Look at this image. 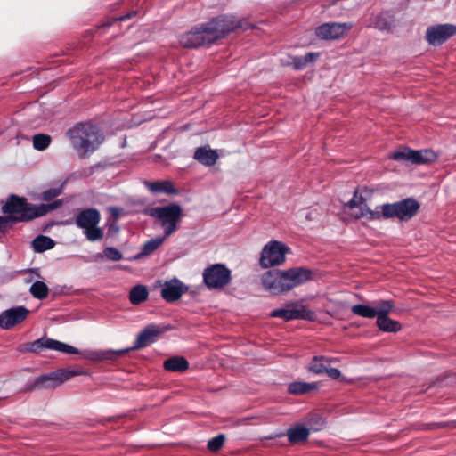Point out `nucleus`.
I'll return each instance as SVG.
<instances>
[{
  "label": "nucleus",
  "mask_w": 456,
  "mask_h": 456,
  "mask_svg": "<svg viewBox=\"0 0 456 456\" xmlns=\"http://www.w3.org/2000/svg\"><path fill=\"white\" fill-rule=\"evenodd\" d=\"M237 28H245L242 20L232 15L222 14L183 34L179 42L185 48H197L211 45Z\"/></svg>",
  "instance_id": "nucleus-1"
},
{
  "label": "nucleus",
  "mask_w": 456,
  "mask_h": 456,
  "mask_svg": "<svg viewBox=\"0 0 456 456\" xmlns=\"http://www.w3.org/2000/svg\"><path fill=\"white\" fill-rule=\"evenodd\" d=\"M366 201L367 200L362 195H358V190H356L346 206L349 208L359 209L354 214L355 218L365 217L369 221L381 218H397L400 221H408L417 215L420 208L419 203L413 198H407L395 203H386L378 206L375 210H371Z\"/></svg>",
  "instance_id": "nucleus-2"
},
{
  "label": "nucleus",
  "mask_w": 456,
  "mask_h": 456,
  "mask_svg": "<svg viewBox=\"0 0 456 456\" xmlns=\"http://www.w3.org/2000/svg\"><path fill=\"white\" fill-rule=\"evenodd\" d=\"M314 278L313 270L297 266L287 270L273 269L262 276L264 288L273 295L287 293L296 287L301 286Z\"/></svg>",
  "instance_id": "nucleus-3"
},
{
  "label": "nucleus",
  "mask_w": 456,
  "mask_h": 456,
  "mask_svg": "<svg viewBox=\"0 0 456 456\" xmlns=\"http://www.w3.org/2000/svg\"><path fill=\"white\" fill-rule=\"evenodd\" d=\"M61 205L62 201L60 200L48 204L35 205L28 202L24 197L11 194L2 207V212L8 215L5 216L12 225L15 223H28L36 218L42 217Z\"/></svg>",
  "instance_id": "nucleus-4"
},
{
  "label": "nucleus",
  "mask_w": 456,
  "mask_h": 456,
  "mask_svg": "<svg viewBox=\"0 0 456 456\" xmlns=\"http://www.w3.org/2000/svg\"><path fill=\"white\" fill-rule=\"evenodd\" d=\"M170 326L149 324L137 336L136 340L132 347L120 350H100L88 351L87 360L91 361H114L125 356L131 350H138L149 346L153 344L160 334L170 330Z\"/></svg>",
  "instance_id": "nucleus-5"
},
{
  "label": "nucleus",
  "mask_w": 456,
  "mask_h": 456,
  "mask_svg": "<svg viewBox=\"0 0 456 456\" xmlns=\"http://www.w3.org/2000/svg\"><path fill=\"white\" fill-rule=\"evenodd\" d=\"M143 213L159 221L164 232L163 236L167 238L179 229L183 208L179 204L170 203L163 207L148 208Z\"/></svg>",
  "instance_id": "nucleus-6"
},
{
  "label": "nucleus",
  "mask_w": 456,
  "mask_h": 456,
  "mask_svg": "<svg viewBox=\"0 0 456 456\" xmlns=\"http://www.w3.org/2000/svg\"><path fill=\"white\" fill-rule=\"evenodd\" d=\"M203 282L209 289H223L232 280L231 270L224 264H214L204 269Z\"/></svg>",
  "instance_id": "nucleus-7"
},
{
  "label": "nucleus",
  "mask_w": 456,
  "mask_h": 456,
  "mask_svg": "<svg viewBox=\"0 0 456 456\" xmlns=\"http://www.w3.org/2000/svg\"><path fill=\"white\" fill-rule=\"evenodd\" d=\"M43 349H51L65 354L77 353L75 347L48 337H42L33 342L25 343L20 346L18 350L21 353H39Z\"/></svg>",
  "instance_id": "nucleus-8"
},
{
  "label": "nucleus",
  "mask_w": 456,
  "mask_h": 456,
  "mask_svg": "<svg viewBox=\"0 0 456 456\" xmlns=\"http://www.w3.org/2000/svg\"><path fill=\"white\" fill-rule=\"evenodd\" d=\"M289 248L283 243L273 240L266 244L261 252L260 265L263 268L281 265L285 262V255Z\"/></svg>",
  "instance_id": "nucleus-9"
},
{
  "label": "nucleus",
  "mask_w": 456,
  "mask_h": 456,
  "mask_svg": "<svg viewBox=\"0 0 456 456\" xmlns=\"http://www.w3.org/2000/svg\"><path fill=\"white\" fill-rule=\"evenodd\" d=\"M77 372L72 370H65L59 369L47 374L37 377L29 390L48 388L53 389L61 386L64 381L69 380L71 377L76 376Z\"/></svg>",
  "instance_id": "nucleus-10"
},
{
  "label": "nucleus",
  "mask_w": 456,
  "mask_h": 456,
  "mask_svg": "<svg viewBox=\"0 0 456 456\" xmlns=\"http://www.w3.org/2000/svg\"><path fill=\"white\" fill-rule=\"evenodd\" d=\"M391 158L394 160H404L412 164H428L435 161L437 158L436 153L430 150L414 151L409 148L395 151Z\"/></svg>",
  "instance_id": "nucleus-11"
},
{
  "label": "nucleus",
  "mask_w": 456,
  "mask_h": 456,
  "mask_svg": "<svg viewBox=\"0 0 456 456\" xmlns=\"http://www.w3.org/2000/svg\"><path fill=\"white\" fill-rule=\"evenodd\" d=\"M456 35V26L450 23L430 26L426 31V40L433 46H439Z\"/></svg>",
  "instance_id": "nucleus-12"
},
{
  "label": "nucleus",
  "mask_w": 456,
  "mask_h": 456,
  "mask_svg": "<svg viewBox=\"0 0 456 456\" xmlns=\"http://www.w3.org/2000/svg\"><path fill=\"white\" fill-rule=\"evenodd\" d=\"M352 28L353 24L349 22H328L317 27L315 34L321 39L334 40L346 35Z\"/></svg>",
  "instance_id": "nucleus-13"
},
{
  "label": "nucleus",
  "mask_w": 456,
  "mask_h": 456,
  "mask_svg": "<svg viewBox=\"0 0 456 456\" xmlns=\"http://www.w3.org/2000/svg\"><path fill=\"white\" fill-rule=\"evenodd\" d=\"M270 316L274 318H281L285 321L291 320H306L314 321L315 319L314 312L301 305L300 308H280L272 311Z\"/></svg>",
  "instance_id": "nucleus-14"
},
{
  "label": "nucleus",
  "mask_w": 456,
  "mask_h": 456,
  "mask_svg": "<svg viewBox=\"0 0 456 456\" xmlns=\"http://www.w3.org/2000/svg\"><path fill=\"white\" fill-rule=\"evenodd\" d=\"M66 136L72 147L82 158L86 156V122L75 124L66 132Z\"/></svg>",
  "instance_id": "nucleus-15"
},
{
  "label": "nucleus",
  "mask_w": 456,
  "mask_h": 456,
  "mask_svg": "<svg viewBox=\"0 0 456 456\" xmlns=\"http://www.w3.org/2000/svg\"><path fill=\"white\" fill-rule=\"evenodd\" d=\"M29 310L25 306H17L7 309L0 314V327L9 330L22 322L28 315Z\"/></svg>",
  "instance_id": "nucleus-16"
},
{
  "label": "nucleus",
  "mask_w": 456,
  "mask_h": 456,
  "mask_svg": "<svg viewBox=\"0 0 456 456\" xmlns=\"http://www.w3.org/2000/svg\"><path fill=\"white\" fill-rule=\"evenodd\" d=\"M188 291V287L177 278L165 281L161 289V297L168 303L180 299Z\"/></svg>",
  "instance_id": "nucleus-17"
},
{
  "label": "nucleus",
  "mask_w": 456,
  "mask_h": 456,
  "mask_svg": "<svg viewBox=\"0 0 456 456\" xmlns=\"http://www.w3.org/2000/svg\"><path fill=\"white\" fill-rule=\"evenodd\" d=\"M104 141L103 124L87 122V153L96 151Z\"/></svg>",
  "instance_id": "nucleus-18"
},
{
  "label": "nucleus",
  "mask_w": 456,
  "mask_h": 456,
  "mask_svg": "<svg viewBox=\"0 0 456 456\" xmlns=\"http://www.w3.org/2000/svg\"><path fill=\"white\" fill-rule=\"evenodd\" d=\"M310 435V429L303 425H297L287 430L288 440L291 444L305 443Z\"/></svg>",
  "instance_id": "nucleus-19"
},
{
  "label": "nucleus",
  "mask_w": 456,
  "mask_h": 456,
  "mask_svg": "<svg viewBox=\"0 0 456 456\" xmlns=\"http://www.w3.org/2000/svg\"><path fill=\"white\" fill-rule=\"evenodd\" d=\"M193 158L206 167L214 166L218 159V154L215 150L200 147L196 149Z\"/></svg>",
  "instance_id": "nucleus-20"
},
{
  "label": "nucleus",
  "mask_w": 456,
  "mask_h": 456,
  "mask_svg": "<svg viewBox=\"0 0 456 456\" xmlns=\"http://www.w3.org/2000/svg\"><path fill=\"white\" fill-rule=\"evenodd\" d=\"M144 185L153 193H166V194H176L177 189L175 188L172 182L168 180L165 181H145Z\"/></svg>",
  "instance_id": "nucleus-21"
},
{
  "label": "nucleus",
  "mask_w": 456,
  "mask_h": 456,
  "mask_svg": "<svg viewBox=\"0 0 456 456\" xmlns=\"http://www.w3.org/2000/svg\"><path fill=\"white\" fill-rule=\"evenodd\" d=\"M167 237H156L150 240H147L142 247L141 251L134 256V260L142 259L145 256L151 255L155 252L164 242Z\"/></svg>",
  "instance_id": "nucleus-22"
},
{
  "label": "nucleus",
  "mask_w": 456,
  "mask_h": 456,
  "mask_svg": "<svg viewBox=\"0 0 456 456\" xmlns=\"http://www.w3.org/2000/svg\"><path fill=\"white\" fill-rule=\"evenodd\" d=\"M166 370L173 372H184L189 369V362L183 356H173L163 362Z\"/></svg>",
  "instance_id": "nucleus-23"
},
{
  "label": "nucleus",
  "mask_w": 456,
  "mask_h": 456,
  "mask_svg": "<svg viewBox=\"0 0 456 456\" xmlns=\"http://www.w3.org/2000/svg\"><path fill=\"white\" fill-rule=\"evenodd\" d=\"M331 362L332 359L327 356H314L308 364L307 370L314 374L321 375L325 373L327 367Z\"/></svg>",
  "instance_id": "nucleus-24"
},
{
  "label": "nucleus",
  "mask_w": 456,
  "mask_h": 456,
  "mask_svg": "<svg viewBox=\"0 0 456 456\" xmlns=\"http://www.w3.org/2000/svg\"><path fill=\"white\" fill-rule=\"evenodd\" d=\"M318 389L315 382L308 383L302 381H295L289 385L288 391L292 395H305Z\"/></svg>",
  "instance_id": "nucleus-25"
},
{
  "label": "nucleus",
  "mask_w": 456,
  "mask_h": 456,
  "mask_svg": "<svg viewBox=\"0 0 456 456\" xmlns=\"http://www.w3.org/2000/svg\"><path fill=\"white\" fill-rule=\"evenodd\" d=\"M376 325L384 332L395 333L402 329V325L399 322L392 320L388 316L377 318Z\"/></svg>",
  "instance_id": "nucleus-26"
},
{
  "label": "nucleus",
  "mask_w": 456,
  "mask_h": 456,
  "mask_svg": "<svg viewBox=\"0 0 456 456\" xmlns=\"http://www.w3.org/2000/svg\"><path fill=\"white\" fill-rule=\"evenodd\" d=\"M149 296L148 289L144 285H136L129 292V300L133 305H140L147 300Z\"/></svg>",
  "instance_id": "nucleus-27"
},
{
  "label": "nucleus",
  "mask_w": 456,
  "mask_h": 456,
  "mask_svg": "<svg viewBox=\"0 0 456 456\" xmlns=\"http://www.w3.org/2000/svg\"><path fill=\"white\" fill-rule=\"evenodd\" d=\"M55 243L53 239L44 235H38L32 241V247L37 253L45 252L54 247Z\"/></svg>",
  "instance_id": "nucleus-28"
},
{
  "label": "nucleus",
  "mask_w": 456,
  "mask_h": 456,
  "mask_svg": "<svg viewBox=\"0 0 456 456\" xmlns=\"http://www.w3.org/2000/svg\"><path fill=\"white\" fill-rule=\"evenodd\" d=\"M29 292L37 299H45L49 294V288L45 282L37 281L31 285Z\"/></svg>",
  "instance_id": "nucleus-29"
},
{
  "label": "nucleus",
  "mask_w": 456,
  "mask_h": 456,
  "mask_svg": "<svg viewBox=\"0 0 456 456\" xmlns=\"http://www.w3.org/2000/svg\"><path fill=\"white\" fill-rule=\"evenodd\" d=\"M351 311L354 314L364 318H374L377 315L376 308L363 304L353 305Z\"/></svg>",
  "instance_id": "nucleus-30"
},
{
  "label": "nucleus",
  "mask_w": 456,
  "mask_h": 456,
  "mask_svg": "<svg viewBox=\"0 0 456 456\" xmlns=\"http://www.w3.org/2000/svg\"><path fill=\"white\" fill-rule=\"evenodd\" d=\"M318 53H308L304 56H296L293 58L292 64L294 69H303L306 67V65L310 62H313L317 60Z\"/></svg>",
  "instance_id": "nucleus-31"
},
{
  "label": "nucleus",
  "mask_w": 456,
  "mask_h": 456,
  "mask_svg": "<svg viewBox=\"0 0 456 456\" xmlns=\"http://www.w3.org/2000/svg\"><path fill=\"white\" fill-rule=\"evenodd\" d=\"M52 142L50 135L45 134H37L32 138L33 147L37 151H45Z\"/></svg>",
  "instance_id": "nucleus-32"
},
{
  "label": "nucleus",
  "mask_w": 456,
  "mask_h": 456,
  "mask_svg": "<svg viewBox=\"0 0 456 456\" xmlns=\"http://www.w3.org/2000/svg\"><path fill=\"white\" fill-rule=\"evenodd\" d=\"M377 318L388 316V314L393 310L394 305L390 300H381L377 303L376 306Z\"/></svg>",
  "instance_id": "nucleus-33"
},
{
  "label": "nucleus",
  "mask_w": 456,
  "mask_h": 456,
  "mask_svg": "<svg viewBox=\"0 0 456 456\" xmlns=\"http://www.w3.org/2000/svg\"><path fill=\"white\" fill-rule=\"evenodd\" d=\"M224 442L225 436L224 434H218L208 442L207 447L210 452H216L224 446Z\"/></svg>",
  "instance_id": "nucleus-34"
},
{
  "label": "nucleus",
  "mask_w": 456,
  "mask_h": 456,
  "mask_svg": "<svg viewBox=\"0 0 456 456\" xmlns=\"http://www.w3.org/2000/svg\"><path fill=\"white\" fill-rule=\"evenodd\" d=\"M63 186L64 183L59 188H51L44 191L41 194L42 200L50 201L54 198L58 197L59 195L61 194Z\"/></svg>",
  "instance_id": "nucleus-35"
},
{
  "label": "nucleus",
  "mask_w": 456,
  "mask_h": 456,
  "mask_svg": "<svg viewBox=\"0 0 456 456\" xmlns=\"http://www.w3.org/2000/svg\"><path fill=\"white\" fill-rule=\"evenodd\" d=\"M103 237V232L102 230L96 226H87V240L90 241H96L101 240Z\"/></svg>",
  "instance_id": "nucleus-36"
},
{
  "label": "nucleus",
  "mask_w": 456,
  "mask_h": 456,
  "mask_svg": "<svg viewBox=\"0 0 456 456\" xmlns=\"http://www.w3.org/2000/svg\"><path fill=\"white\" fill-rule=\"evenodd\" d=\"M103 255L108 260L110 261H119L123 257L121 252L113 247H107L103 250Z\"/></svg>",
  "instance_id": "nucleus-37"
},
{
  "label": "nucleus",
  "mask_w": 456,
  "mask_h": 456,
  "mask_svg": "<svg viewBox=\"0 0 456 456\" xmlns=\"http://www.w3.org/2000/svg\"><path fill=\"white\" fill-rule=\"evenodd\" d=\"M100 221V213L95 208H87V226L96 225Z\"/></svg>",
  "instance_id": "nucleus-38"
},
{
  "label": "nucleus",
  "mask_w": 456,
  "mask_h": 456,
  "mask_svg": "<svg viewBox=\"0 0 456 456\" xmlns=\"http://www.w3.org/2000/svg\"><path fill=\"white\" fill-rule=\"evenodd\" d=\"M374 27L379 30H387L390 28V24L384 15L380 14L376 17Z\"/></svg>",
  "instance_id": "nucleus-39"
},
{
  "label": "nucleus",
  "mask_w": 456,
  "mask_h": 456,
  "mask_svg": "<svg viewBox=\"0 0 456 456\" xmlns=\"http://www.w3.org/2000/svg\"><path fill=\"white\" fill-rule=\"evenodd\" d=\"M441 428H449L448 421L430 422L423 425V430H436Z\"/></svg>",
  "instance_id": "nucleus-40"
},
{
  "label": "nucleus",
  "mask_w": 456,
  "mask_h": 456,
  "mask_svg": "<svg viewBox=\"0 0 456 456\" xmlns=\"http://www.w3.org/2000/svg\"><path fill=\"white\" fill-rule=\"evenodd\" d=\"M11 228L12 225L9 224L6 216H0V238L5 236Z\"/></svg>",
  "instance_id": "nucleus-41"
},
{
  "label": "nucleus",
  "mask_w": 456,
  "mask_h": 456,
  "mask_svg": "<svg viewBox=\"0 0 456 456\" xmlns=\"http://www.w3.org/2000/svg\"><path fill=\"white\" fill-rule=\"evenodd\" d=\"M136 14H137L136 11H134V12H127L126 15H123V16H120V17H118V18H112L110 21H108L107 23L103 24V26L110 27V26H111L116 21L129 20L132 17L135 16Z\"/></svg>",
  "instance_id": "nucleus-42"
},
{
  "label": "nucleus",
  "mask_w": 456,
  "mask_h": 456,
  "mask_svg": "<svg viewBox=\"0 0 456 456\" xmlns=\"http://www.w3.org/2000/svg\"><path fill=\"white\" fill-rule=\"evenodd\" d=\"M76 224L82 229H86V208L79 211L76 218Z\"/></svg>",
  "instance_id": "nucleus-43"
},
{
  "label": "nucleus",
  "mask_w": 456,
  "mask_h": 456,
  "mask_svg": "<svg viewBox=\"0 0 456 456\" xmlns=\"http://www.w3.org/2000/svg\"><path fill=\"white\" fill-rule=\"evenodd\" d=\"M325 373L332 379H338L341 376V372L337 368L327 367Z\"/></svg>",
  "instance_id": "nucleus-44"
},
{
  "label": "nucleus",
  "mask_w": 456,
  "mask_h": 456,
  "mask_svg": "<svg viewBox=\"0 0 456 456\" xmlns=\"http://www.w3.org/2000/svg\"><path fill=\"white\" fill-rule=\"evenodd\" d=\"M28 273H35L37 277H40L39 271L37 268L22 269L17 272L18 274H24Z\"/></svg>",
  "instance_id": "nucleus-45"
},
{
  "label": "nucleus",
  "mask_w": 456,
  "mask_h": 456,
  "mask_svg": "<svg viewBox=\"0 0 456 456\" xmlns=\"http://www.w3.org/2000/svg\"><path fill=\"white\" fill-rule=\"evenodd\" d=\"M450 429H456V420L448 421Z\"/></svg>",
  "instance_id": "nucleus-46"
},
{
  "label": "nucleus",
  "mask_w": 456,
  "mask_h": 456,
  "mask_svg": "<svg viewBox=\"0 0 456 456\" xmlns=\"http://www.w3.org/2000/svg\"><path fill=\"white\" fill-rule=\"evenodd\" d=\"M97 168H103V167L102 165H97V166H94V167H91V173H94L95 169Z\"/></svg>",
  "instance_id": "nucleus-47"
},
{
  "label": "nucleus",
  "mask_w": 456,
  "mask_h": 456,
  "mask_svg": "<svg viewBox=\"0 0 456 456\" xmlns=\"http://www.w3.org/2000/svg\"><path fill=\"white\" fill-rule=\"evenodd\" d=\"M33 281V277H29L26 279V282H31Z\"/></svg>",
  "instance_id": "nucleus-48"
}]
</instances>
